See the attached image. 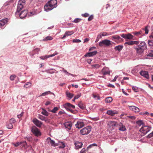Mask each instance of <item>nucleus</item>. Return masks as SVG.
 I'll use <instances>...</instances> for the list:
<instances>
[{"label": "nucleus", "mask_w": 153, "mask_h": 153, "mask_svg": "<svg viewBox=\"0 0 153 153\" xmlns=\"http://www.w3.org/2000/svg\"><path fill=\"white\" fill-rule=\"evenodd\" d=\"M57 1L56 0H51L49 1L44 7L45 10L49 11L57 6Z\"/></svg>", "instance_id": "1"}, {"label": "nucleus", "mask_w": 153, "mask_h": 153, "mask_svg": "<svg viewBox=\"0 0 153 153\" xmlns=\"http://www.w3.org/2000/svg\"><path fill=\"white\" fill-rule=\"evenodd\" d=\"M25 3V0H20L19 1L17 7V10L16 13V15H19V12L23 8Z\"/></svg>", "instance_id": "2"}, {"label": "nucleus", "mask_w": 153, "mask_h": 153, "mask_svg": "<svg viewBox=\"0 0 153 153\" xmlns=\"http://www.w3.org/2000/svg\"><path fill=\"white\" fill-rule=\"evenodd\" d=\"M151 127L144 126L142 127L139 131L143 134V135H144L149 132L151 130Z\"/></svg>", "instance_id": "3"}, {"label": "nucleus", "mask_w": 153, "mask_h": 153, "mask_svg": "<svg viewBox=\"0 0 153 153\" xmlns=\"http://www.w3.org/2000/svg\"><path fill=\"white\" fill-rule=\"evenodd\" d=\"M111 41L108 39H104L99 42V46L100 47H108L111 45Z\"/></svg>", "instance_id": "4"}, {"label": "nucleus", "mask_w": 153, "mask_h": 153, "mask_svg": "<svg viewBox=\"0 0 153 153\" xmlns=\"http://www.w3.org/2000/svg\"><path fill=\"white\" fill-rule=\"evenodd\" d=\"M31 131L36 136L38 137L41 135V134L39 130L35 126H33L31 127Z\"/></svg>", "instance_id": "5"}, {"label": "nucleus", "mask_w": 153, "mask_h": 153, "mask_svg": "<svg viewBox=\"0 0 153 153\" xmlns=\"http://www.w3.org/2000/svg\"><path fill=\"white\" fill-rule=\"evenodd\" d=\"M90 126H86L80 130V132L82 135L87 134L91 131Z\"/></svg>", "instance_id": "6"}, {"label": "nucleus", "mask_w": 153, "mask_h": 153, "mask_svg": "<svg viewBox=\"0 0 153 153\" xmlns=\"http://www.w3.org/2000/svg\"><path fill=\"white\" fill-rule=\"evenodd\" d=\"M102 74L104 75L110 74V71L108 68L107 67H104L101 71Z\"/></svg>", "instance_id": "7"}, {"label": "nucleus", "mask_w": 153, "mask_h": 153, "mask_svg": "<svg viewBox=\"0 0 153 153\" xmlns=\"http://www.w3.org/2000/svg\"><path fill=\"white\" fill-rule=\"evenodd\" d=\"M32 122L35 125L39 127H40L42 124L41 122L36 118H34Z\"/></svg>", "instance_id": "8"}, {"label": "nucleus", "mask_w": 153, "mask_h": 153, "mask_svg": "<svg viewBox=\"0 0 153 153\" xmlns=\"http://www.w3.org/2000/svg\"><path fill=\"white\" fill-rule=\"evenodd\" d=\"M58 54V53L56 51H55L54 53L52 54L48 55H45V56H42L40 57V58L41 59L44 60L45 59H47L48 58L54 56Z\"/></svg>", "instance_id": "9"}, {"label": "nucleus", "mask_w": 153, "mask_h": 153, "mask_svg": "<svg viewBox=\"0 0 153 153\" xmlns=\"http://www.w3.org/2000/svg\"><path fill=\"white\" fill-rule=\"evenodd\" d=\"M47 142L51 146H56L54 141L51 140L50 137H48L47 139Z\"/></svg>", "instance_id": "10"}, {"label": "nucleus", "mask_w": 153, "mask_h": 153, "mask_svg": "<svg viewBox=\"0 0 153 153\" xmlns=\"http://www.w3.org/2000/svg\"><path fill=\"white\" fill-rule=\"evenodd\" d=\"M27 11L26 10H24L22 11L20 13H19V16L21 19H23L27 15Z\"/></svg>", "instance_id": "11"}, {"label": "nucleus", "mask_w": 153, "mask_h": 153, "mask_svg": "<svg viewBox=\"0 0 153 153\" xmlns=\"http://www.w3.org/2000/svg\"><path fill=\"white\" fill-rule=\"evenodd\" d=\"M8 20L7 19H6L0 21V28H3L4 25L7 24Z\"/></svg>", "instance_id": "12"}, {"label": "nucleus", "mask_w": 153, "mask_h": 153, "mask_svg": "<svg viewBox=\"0 0 153 153\" xmlns=\"http://www.w3.org/2000/svg\"><path fill=\"white\" fill-rule=\"evenodd\" d=\"M140 73L141 76L146 78L147 79L149 78V76L148 72L144 71H141L140 72Z\"/></svg>", "instance_id": "13"}, {"label": "nucleus", "mask_w": 153, "mask_h": 153, "mask_svg": "<svg viewBox=\"0 0 153 153\" xmlns=\"http://www.w3.org/2000/svg\"><path fill=\"white\" fill-rule=\"evenodd\" d=\"M75 147V148L76 149H78L79 148H81L83 144L81 142H79L78 141H76L74 143Z\"/></svg>", "instance_id": "14"}, {"label": "nucleus", "mask_w": 153, "mask_h": 153, "mask_svg": "<svg viewBox=\"0 0 153 153\" xmlns=\"http://www.w3.org/2000/svg\"><path fill=\"white\" fill-rule=\"evenodd\" d=\"M139 42L136 41H131L126 42L125 44L130 45H132L134 44L138 45L139 44Z\"/></svg>", "instance_id": "15"}, {"label": "nucleus", "mask_w": 153, "mask_h": 153, "mask_svg": "<svg viewBox=\"0 0 153 153\" xmlns=\"http://www.w3.org/2000/svg\"><path fill=\"white\" fill-rule=\"evenodd\" d=\"M64 107L66 109H68V108H75V106L73 105L70 104L69 103H66L64 105Z\"/></svg>", "instance_id": "16"}, {"label": "nucleus", "mask_w": 153, "mask_h": 153, "mask_svg": "<svg viewBox=\"0 0 153 153\" xmlns=\"http://www.w3.org/2000/svg\"><path fill=\"white\" fill-rule=\"evenodd\" d=\"M84 126L83 122L80 121H78L75 125L76 127L78 128H80Z\"/></svg>", "instance_id": "17"}, {"label": "nucleus", "mask_w": 153, "mask_h": 153, "mask_svg": "<svg viewBox=\"0 0 153 153\" xmlns=\"http://www.w3.org/2000/svg\"><path fill=\"white\" fill-rule=\"evenodd\" d=\"M129 108L130 110L135 112H138L140 111L139 108L137 107L134 106H129Z\"/></svg>", "instance_id": "18"}, {"label": "nucleus", "mask_w": 153, "mask_h": 153, "mask_svg": "<svg viewBox=\"0 0 153 153\" xmlns=\"http://www.w3.org/2000/svg\"><path fill=\"white\" fill-rule=\"evenodd\" d=\"M106 113L108 115L113 116L114 114H117L118 112L115 110H108L107 111Z\"/></svg>", "instance_id": "19"}, {"label": "nucleus", "mask_w": 153, "mask_h": 153, "mask_svg": "<svg viewBox=\"0 0 153 153\" xmlns=\"http://www.w3.org/2000/svg\"><path fill=\"white\" fill-rule=\"evenodd\" d=\"M138 47L141 48L142 49L144 50L146 48V45L144 42H142L138 45Z\"/></svg>", "instance_id": "20"}, {"label": "nucleus", "mask_w": 153, "mask_h": 153, "mask_svg": "<svg viewBox=\"0 0 153 153\" xmlns=\"http://www.w3.org/2000/svg\"><path fill=\"white\" fill-rule=\"evenodd\" d=\"M64 125L65 128L70 130L72 126V123L70 122H67L64 123Z\"/></svg>", "instance_id": "21"}, {"label": "nucleus", "mask_w": 153, "mask_h": 153, "mask_svg": "<svg viewBox=\"0 0 153 153\" xmlns=\"http://www.w3.org/2000/svg\"><path fill=\"white\" fill-rule=\"evenodd\" d=\"M134 49L135 50L137 53L138 54H141L144 51V50L142 49L141 48H139L138 47L137 48L134 47Z\"/></svg>", "instance_id": "22"}, {"label": "nucleus", "mask_w": 153, "mask_h": 153, "mask_svg": "<svg viewBox=\"0 0 153 153\" xmlns=\"http://www.w3.org/2000/svg\"><path fill=\"white\" fill-rule=\"evenodd\" d=\"M97 53V51H95L93 52L88 53L87 54L85 55V56L91 57L96 55Z\"/></svg>", "instance_id": "23"}, {"label": "nucleus", "mask_w": 153, "mask_h": 153, "mask_svg": "<svg viewBox=\"0 0 153 153\" xmlns=\"http://www.w3.org/2000/svg\"><path fill=\"white\" fill-rule=\"evenodd\" d=\"M38 118L42 120L45 121L46 122H49L48 119L47 117H44L41 115H39Z\"/></svg>", "instance_id": "24"}, {"label": "nucleus", "mask_w": 153, "mask_h": 153, "mask_svg": "<svg viewBox=\"0 0 153 153\" xmlns=\"http://www.w3.org/2000/svg\"><path fill=\"white\" fill-rule=\"evenodd\" d=\"M74 32L73 31H67L65 32V34L63 36V37L62 38V39L64 38L65 37L67 36H68L69 35H71L73 34Z\"/></svg>", "instance_id": "25"}, {"label": "nucleus", "mask_w": 153, "mask_h": 153, "mask_svg": "<svg viewBox=\"0 0 153 153\" xmlns=\"http://www.w3.org/2000/svg\"><path fill=\"white\" fill-rule=\"evenodd\" d=\"M78 106L81 109H84L85 108V105L82 101L80 102L78 104Z\"/></svg>", "instance_id": "26"}, {"label": "nucleus", "mask_w": 153, "mask_h": 153, "mask_svg": "<svg viewBox=\"0 0 153 153\" xmlns=\"http://www.w3.org/2000/svg\"><path fill=\"white\" fill-rule=\"evenodd\" d=\"M117 122L115 121H110L108 123V125L110 126H117Z\"/></svg>", "instance_id": "27"}, {"label": "nucleus", "mask_w": 153, "mask_h": 153, "mask_svg": "<svg viewBox=\"0 0 153 153\" xmlns=\"http://www.w3.org/2000/svg\"><path fill=\"white\" fill-rule=\"evenodd\" d=\"M123 46L121 45H119L116 46L114 48V49L115 51H120L123 48Z\"/></svg>", "instance_id": "28"}, {"label": "nucleus", "mask_w": 153, "mask_h": 153, "mask_svg": "<svg viewBox=\"0 0 153 153\" xmlns=\"http://www.w3.org/2000/svg\"><path fill=\"white\" fill-rule=\"evenodd\" d=\"M113 100L112 98L111 97H108L106 98L105 102L106 103H109L111 102Z\"/></svg>", "instance_id": "29"}, {"label": "nucleus", "mask_w": 153, "mask_h": 153, "mask_svg": "<svg viewBox=\"0 0 153 153\" xmlns=\"http://www.w3.org/2000/svg\"><path fill=\"white\" fill-rule=\"evenodd\" d=\"M119 126H120L119 128V129L120 131H124L126 130V128L125 126L122 125V123H120V124Z\"/></svg>", "instance_id": "30"}, {"label": "nucleus", "mask_w": 153, "mask_h": 153, "mask_svg": "<svg viewBox=\"0 0 153 153\" xmlns=\"http://www.w3.org/2000/svg\"><path fill=\"white\" fill-rule=\"evenodd\" d=\"M66 94L67 97L69 98L70 99H71L74 96V94L70 93L68 91L66 92Z\"/></svg>", "instance_id": "31"}, {"label": "nucleus", "mask_w": 153, "mask_h": 153, "mask_svg": "<svg viewBox=\"0 0 153 153\" xmlns=\"http://www.w3.org/2000/svg\"><path fill=\"white\" fill-rule=\"evenodd\" d=\"M114 39H116L117 40L121 39L123 40V39L120 37L119 36L117 35L113 36H112V39L113 40Z\"/></svg>", "instance_id": "32"}, {"label": "nucleus", "mask_w": 153, "mask_h": 153, "mask_svg": "<svg viewBox=\"0 0 153 153\" xmlns=\"http://www.w3.org/2000/svg\"><path fill=\"white\" fill-rule=\"evenodd\" d=\"M40 51V49L39 48H36L35 49L32 51V55L33 56L34 54L36 53H38L39 51Z\"/></svg>", "instance_id": "33"}, {"label": "nucleus", "mask_w": 153, "mask_h": 153, "mask_svg": "<svg viewBox=\"0 0 153 153\" xmlns=\"http://www.w3.org/2000/svg\"><path fill=\"white\" fill-rule=\"evenodd\" d=\"M142 33V31L140 30L138 32L134 31L132 33V34H134L136 36H138L139 35H140Z\"/></svg>", "instance_id": "34"}, {"label": "nucleus", "mask_w": 153, "mask_h": 153, "mask_svg": "<svg viewBox=\"0 0 153 153\" xmlns=\"http://www.w3.org/2000/svg\"><path fill=\"white\" fill-rule=\"evenodd\" d=\"M133 36L130 33L126 34V39H133Z\"/></svg>", "instance_id": "35"}, {"label": "nucleus", "mask_w": 153, "mask_h": 153, "mask_svg": "<svg viewBox=\"0 0 153 153\" xmlns=\"http://www.w3.org/2000/svg\"><path fill=\"white\" fill-rule=\"evenodd\" d=\"M31 83L29 82H27L24 85V87L26 88H27L31 87Z\"/></svg>", "instance_id": "36"}, {"label": "nucleus", "mask_w": 153, "mask_h": 153, "mask_svg": "<svg viewBox=\"0 0 153 153\" xmlns=\"http://www.w3.org/2000/svg\"><path fill=\"white\" fill-rule=\"evenodd\" d=\"M132 89L135 92H137L138 91V88L137 87L133 86L132 87Z\"/></svg>", "instance_id": "37"}, {"label": "nucleus", "mask_w": 153, "mask_h": 153, "mask_svg": "<svg viewBox=\"0 0 153 153\" xmlns=\"http://www.w3.org/2000/svg\"><path fill=\"white\" fill-rule=\"evenodd\" d=\"M136 123L138 126H140L143 124V123L142 120H139L136 122Z\"/></svg>", "instance_id": "38"}, {"label": "nucleus", "mask_w": 153, "mask_h": 153, "mask_svg": "<svg viewBox=\"0 0 153 153\" xmlns=\"http://www.w3.org/2000/svg\"><path fill=\"white\" fill-rule=\"evenodd\" d=\"M42 114L46 116H48V113L47 111H46L43 109V111L42 112Z\"/></svg>", "instance_id": "39"}, {"label": "nucleus", "mask_w": 153, "mask_h": 153, "mask_svg": "<svg viewBox=\"0 0 153 153\" xmlns=\"http://www.w3.org/2000/svg\"><path fill=\"white\" fill-rule=\"evenodd\" d=\"M51 93V91H46L45 92H44V93H42L41 95H40L41 96H45V95H46L48 94H50Z\"/></svg>", "instance_id": "40"}, {"label": "nucleus", "mask_w": 153, "mask_h": 153, "mask_svg": "<svg viewBox=\"0 0 153 153\" xmlns=\"http://www.w3.org/2000/svg\"><path fill=\"white\" fill-rule=\"evenodd\" d=\"M97 145L96 143H93L90 145L87 148V150L88 151L89 149L91 148L93 146H97Z\"/></svg>", "instance_id": "41"}, {"label": "nucleus", "mask_w": 153, "mask_h": 153, "mask_svg": "<svg viewBox=\"0 0 153 153\" xmlns=\"http://www.w3.org/2000/svg\"><path fill=\"white\" fill-rule=\"evenodd\" d=\"M7 128L9 129H12L13 128L12 123L10 122V123L7 125Z\"/></svg>", "instance_id": "42"}, {"label": "nucleus", "mask_w": 153, "mask_h": 153, "mask_svg": "<svg viewBox=\"0 0 153 153\" xmlns=\"http://www.w3.org/2000/svg\"><path fill=\"white\" fill-rule=\"evenodd\" d=\"M143 30L145 31V34H148L149 31V30L148 28V26H146L144 29H143Z\"/></svg>", "instance_id": "43"}, {"label": "nucleus", "mask_w": 153, "mask_h": 153, "mask_svg": "<svg viewBox=\"0 0 153 153\" xmlns=\"http://www.w3.org/2000/svg\"><path fill=\"white\" fill-rule=\"evenodd\" d=\"M149 45L150 46H153V39L148 41Z\"/></svg>", "instance_id": "44"}, {"label": "nucleus", "mask_w": 153, "mask_h": 153, "mask_svg": "<svg viewBox=\"0 0 153 153\" xmlns=\"http://www.w3.org/2000/svg\"><path fill=\"white\" fill-rule=\"evenodd\" d=\"M53 38L51 36H47L45 39H43L44 41L51 40Z\"/></svg>", "instance_id": "45"}, {"label": "nucleus", "mask_w": 153, "mask_h": 153, "mask_svg": "<svg viewBox=\"0 0 153 153\" xmlns=\"http://www.w3.org/2000/svg\"><path fill=\"white\" fill-rule=\"evenodd\" d=\"M147 56H149L153 57V51H150Z\"/></svg>", "instance_id": "46"}, {"label": "nucleus", "mask_w": 153, "mask_h": 153, "mask_svg": "<svg viewBox=\"0 0 153 153\" xmlns=\"http://www.w3.org/2000/svg\"><path fill=\"white\" fill-rule=\"evenodd\" d=\"M22 144V142H18L16 143H13V144L15 146L17 147Z\"/></svg>", "instance_id": "47"}, {"label": "nucleus", "mask_w": 153, "mask_h": 153, "mask_svg": "<svg viewBox=\"0 0 153 153\" xmlns=\"http://www.w3.org/2000/svg\"><path fill=\"white\" fill-rule=\"evenodd\" d=\"M81 20V19L76 18L75 19L73 22L74 23H77L79 22Z\"/></svg>", "instance_id": "48"}, {"label": "nucleus", "mask_w": 153, "mask_h": 153, "mask_svg": "<svg viewBox=\"0 0 153 153\" xmlns=\"http://www.w3.org/2000/svg\"><path fill=\"white\" fill-rule=\"evenodd\" d=\"M58 109V108L57 107H55L51 111V112H53L54 113H55L56 112V111H57Z\"/></svg>", "instance_id": "49"}, {"label": "nucleus", "mask_w": 153, "mask_h": 153, "mask_svg": "<svg viewBox=\"0 0 153 153\" xmlns=\"http://www.w3.org/2000/svg\"><path fill=\"white\" fill-rule=\"evenodd\" d=\"M16 122V120L14 118H12L9 121V122L11 123H14Z\"/></svg>", "instance_id": "50"}, {"label": "nucleus", "mask_w": 153, "mask_h": 153, "mask_svg": "<svg viewBox=\"0 0 153 153\" xmlns=\"http://www.w3.org/2000/svg\"><path fill=\"white\" fill-rule=\"evenodd\" d=\"M16 77L15 75H12L10 77V79L11 80H13Z\"/></svg>", "instance_id": "51"}, {"label": "nucleus", "mask_w": 153, "mask_h": 153, "mask_svg": "<svg viewBox=\"0 0 153 153\" xmlns=\"http://www.w3.org/2000/svg\"><path fill=\"white\" fill-rule=\"evenodd\" d=\"M22 146L25 147V148H26L27 147V143L26 141L24 142H22Z\"/></svg>", "instance_id": "52"}, {"label": "nucleus", "mask_w": 153, "mask_h": 153, "mask_svg": "<svg viewBox=\"0 0 153 153\" xmlns=\"http://www.w3.org/2000/svg\"><path fill=\"white\" fill-rule=\"evenodd\" d=\"M81 42V41L79 39H74L73 40V42L79 43Z\"/></svg>", "instance_id": "53"}, {"label": "nucleus", "mask_w": 153, "mask_h": 153, "mask_svg": "<svg viewBox=\"0 0 153 153\" xmlns=\"http://www.w3.org/2000/svg\"><path fill=\"white\" fill-rule=\"evenodd\" d=\"M89 15L87 13H85L84 14H82V16L84 17H87L89 16Z\"/></svg>", "instance_id": "54"}, {"label": "nucleus", "mask_w": 153, "mask_h": 153, "mask_svg": "<svg viewBox=\"0 0 153 153\" xmlns=\"http://www.w3.org/2000/svg\"><path fill=\"white\" fill-rule=\"evenodd\" d=\"M92 66L93 68H98L100 67V65L98 64H97L92 65Z\"/></svg>", "instance_id": "55"}, {"label": "nucleus", "mask_w": 153, "mask_h": 153, "mask_svg": "<svg viewBox=\"0 0 153 153\" xmlns=\"http://www.w3.org/2000/svg\"><path fill=\"white\" fill-rule=\"evenodd\" d=\"M153 136V131L149 134L147 137V138H150Z\"/></svg>", "instance_id": "56"}, {"label": "nucleus", "mask_w": 153, "mask_h": 153, "mask_svg": "<svg viewBox=\"0 0 153 153\" xmlns=\"http://www.w3.org/2000/svg\"><path fill=\"white\" fill-rule=\"evenodd\" d=\"M81 96V93H79L78 94H77V95H76L74 97H75V99H78L79 98L80 96Z\"/></svg>", "instance_id": "57"}, {"label": "nucleus", "mask_w": 153, "mask_h": 153, "mask_svg": "<svg viewBox=\"0 0 153 153\" xmlns=\"http://www.w3.org/2000/svg\"><path fill=\"white\" fill-rule=\"evenodd\" d=\"M94 18V16L92 15L90 16L88 18V20L89 21L92 20Z\"/></svg>", "instance_id": "58"}, {"label": "nucleus", "mask_w": 153, "mask_h": 153, "mask_svg": "<svg viewBox=\"0 0 153 153\" xmlns=\"http://www.w3.org/2000/svg\"><path fill=\"white\" fill-rule=\"evenodd\" d=\"M93 97L94 98H97V100H99L100 99V97L96 95L93 94Z\"/></svg>", "instance_id": "59"}, {"label": "nucleus", "mask_w": 153, "mask_h": 153, "mask_svg": "<svg viewBox=\"0 0 153 153\" xmlns=\"http://www.w3.org/2000/svg\"><path fill=\"white\" fill-rule=\"evenodd\" d=\"M127 117L128 118H130L132 120H134L136 118V117L133 116H127Z\"/></svg>", "instance_id": "60"}, {"label": "nucleus", "mask_w": 153, "mask_h": 153, "mask_svg": "<svg viewBox=\"0 0 153 153\" xmlns=\"http://www.w3.org/2000/svg\"><path fill=\"white\" fill-rule=\"evenodd\" d=\"M85 148H83L81 150L80 153H85Z\"/></svg>", "instance_id": "61"}, {"label": "nucleus", "mask_w": 153, "mask_h": 153, "mask_svg": "<svg viewBox=\"0 0 153 153\" xmlns=\"http://www.w3.org/2000/svg\"><path fill=\"white\" fill-rule=\"evenodd\" d=\"M23 112H22L20 114L17 115V117L19 118H20L23 116Z\"/></svg>", "instance_id": "62"}, {"label": "nucleus", "mask_w": 153, "mask_h": 153, "mask_svg": "<svg viewBox=\"0 0 153 153\" xmlns=\"http://www.w3.org/2000/svg\"><path fill=\"white\" fill-rule=\"evenodd\" d=\"M121 36L123 38H124L126 39V34H122L121 35Z\"/></svg>", "instance_id": "63"}, {"label": "nucleus", "mask_w": 153, "mask_h": 153, "mask_svg": "<svg viewBox=\"0 0 153 153\" xmlns=\"http://www.w3.org/2000/svg\"><path fill=\"white\" fill-rule=\"evenodd\" d=\"M101 35L102 36H104L107 35V33L105 32H103L102 33Z\"/></svg>", "instance_id": "64"}]
</instances>
